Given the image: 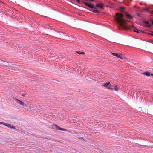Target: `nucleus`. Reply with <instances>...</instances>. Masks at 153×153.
<instances>
[{
    "mask_svg": "<svg viewBox=\"0 0 153 153\" xmlns=\"http://www.w3.org/2000/svg\"><path fill=\"white\" fill-rule=\"evenodd\" d=\"M116 15L115 19L120 26L119 27V29H122L126 30H132L136 32L137 33L139 32V31H136V30H138L133 25L130 26L127 25L126 22L127 21L123 19L124 16L123 14L121 13H116Z\"/></svg>",
    "mask_w": 153,
    "mask_h": 153,
    "instance_id": "f257e3e1",
    "label": "nucleus"
},
{
    "mask_svg": "<svg viewBox=\"0 0 153 153\" xmlns=\"http://www.w3.org/2000/svg\"><path fill=\"white\" fill-rule=\"evenodd\" d=\"M14 99L16 100V102L18 103L20 105H21L23 106L25 105V107H28V106L27 105H25L24 103L23 102L22 100H21L17 98H14Z\"/></svg>",
    "mask_w": 153,
    "mask_h": 153,
    "instance_id": "f03ea898",
    "label": "nucleus"
},
{
    "mask_svg": "<svg viewBox=\"0 0 153 153\" xmlns=\"http://www.w3.org/2000/svg\"><path fill=\"white\" fill-rule=\"evenodd\" d=\"M52 126L53 128H56L57 130H60L67 131V130L61 128L56 125H52Z\"/></svg>",
    "mask_w": 153,
    "mask_h": 153,
    "instance_id": "7ed1b4c3",
    "label": "nucleus"
},
{
    "mask_svg": "<svg viewBox=\"0 0 153 153\" xmlns=\"http://www.w3.org/2000/svg\"><path fill=\"white\" fill-rule=\"evenodd\" d=\"M82 2L83 3H84V4L85 5L88 6L90 8H91V9H93L94 8V6L93 4H88V3L86 2L83 1H82Z\"/></svg>",
    "mask_w": 153,
    "mask_h": 153,
    "instance_id": "20e7f679",
    "label": "nucleus"
},
{
    "mask_svg": "<svg viewBox=\"0 0 153 153\" xmlns=\"http://www.w3.org/2000/svg\"><path fill=\"white\" fill-rule=\"evenodd\" d=\"M96 6L102 9H103L104 4L101 3H99L97 4H96Z\"/></svg>",
    "mask_w": 153,
    "mask_h": 153,
    "instance_id": "39448f33",
    "label": "nucleus"
},
{
    "mask_svg": "<svg viewBox=\"0 0 153 153\" xmlns=\"http://www.w3.org/2000/svg\"><path fill=\"white\" fill-rule=\"evenodd\" d=\"M5 126H7L8 127L10 128L11 129H15V127L14 126L10 124L6 123Z\"/></svg>",
    "mask_w": 153,
    "mask_h": 153,
    "instance_id": "423d86ee",
    "label": "nucleus"
},
{
    "mask_svg": "<svg viewBox=\"0 0 153 153\" xmlns=\"http://www.w3.org/2000/svg\"><path fill=\"white\" fill-rule=\"evenodd\" d=\"M126 16L127 17V18H128L130 19H131L133 18V16L128 13H126Z\"/></svg>",
    "mask_w": 153,
    "mask_h": 153,
    "instance_id": "0eeeda50",
    "label": "nucleus"
},
{
    "mask_svg": "<svg viewBox=\"0 0 153 153\" xmlns=\"http://www.w3.org/2000/svg\"><path fill=\"white\" fill-rule=\"evenodd\" d=\"M2 64L6 67H10L11 66V65L7 62H4V63Z\"/></svg>",
    "mask_w": 153,
    "mask_h": 153,
    "instance_id": "6e6552de",
    "label": "nucleus"
},
{
    "mask_svg": "<svg viewBox=\"0 0 153 153\" xmlns=\"http://www.w3.org/2000/svg\"><path fill=\"white\" fill-rule=\"evenodd\" d=\"M112 55L114 56L117 57L118 58H121V56L119 55L118 54L113 53H111Z\"/></svg>",
    "mask_w": 153,
    "mask_h": 153,
    "instance_id": "1a4fd4ad",
    "label": "nucleus"
},
{
    "mask_svg": "<svg viewBox=\"0 0 153 153\" xmlns=\"http://www.w3.org/2000/svg\"><path fill=\"white\" fill-rule=\"evenodd\" d=\"M93 10H92V11L94 13H99V11L97 10L96 8L94 6V8H93Z\"/></svg>",
    "mask_w": 153,
    "mask_h": 153,
    "instance_id": "9d476101",
    "label": "nucleus"
},
{
    "mask_svg": "<svg viewBox=\"0 0 153 153\" xmlns=\"http://www.w3.org/2000/svg\"><path fill=\"white\" fill-rule=\"evenodd\" d=\"M144 23L147 24V26L148 27H150L151 26V25L150 24H149V22L148 21H144Z\"/></svg>",
    "mask_w": 153,
    "mask_h": 153,
    "instance_id": "9b49d317",
    "label": "nucleus"
},
{
    "mask_svg": "<svg viewBox=\"0 0 153 153\" xmlns=\"http://www.w3.org/2000/svg\"><path fill=\"white\" fill-rule=\"evenodd\" d=\"M143 74L147 76H150V73L149 72H144L143 73Z\"/></svg>",
    "mask_w": 153,
    "mask_h": 153,
    "instance_id": "f8f14e48",
    "label": "nucleus"
},
{
    "mask_svg": "<svg viewBox=\"0 0 153 153\" xmlns=\"http://www.w3.org/2000/svg\"><path fill=\"white\" fill-rule=\"evenodd\" d=\"M109 84H110V82H108L104 84H103L102 85V86L107 87L108 86V85H109Z\"/></svg>",
    "mask_w": 153,
    "mask_h": 153,
    "instance_id": "ddd939ff",
    "label": "nucleus"
},
{
    "mask_svg": "<svg viewBox=\"0 0 153 153\" xmlns=\"http://www.w3.org/2000/svg\"><path fill=\"white\" fill-rule=\"evenodd\" d=\"M10 67L13 68H17V66L16 65H11Z\"/></svg>",
    "mask_w": 153,
    "mask_h": 153,
    "instance_id": "4468645a",
    "label": "nucleus"
},
{
    "mask_svg": "<svg viewBox=\"0 0 153 153\" xmlns=\"http://www.w3.org/2000/svg\"><path fill=\"white\" fill-rule=\"evenodd\" d=\"M118 89L119 88L117 85L115 86L114 87V89L115 91H117L118 90Z\"/></svg>",
    "mask_w": 153,
    "mask_h": 153,
    "instance_id": "2eb2a0df",
    "label": "nucleus"
},
{
    "mask_svg": "<svg viewBox=\"0 0 153 153\" xmlns=\"http://www.w3.org/2000/svg\"><path fill=\"white\" fill-rule=\"evenodd\" d=\"M76 53H78L79 54H85V53L84 52H81L80 51H77Z\"/></svg>",
    "mask_w": 153,
    "mask_h": 153,
    "instance_id": "dca6fc26",
    "label": "nucleus"
},
{
    "mask_svg": "<svg viewBox=\"0 0 153 153\" xmlns=\"http://www.w3.org/2000/svg\"><path fill=\"white\" fill-rule=\"evenodd\" d=\"M124 9V8L123 7H120V11L122 12H123V10Z\"/></svg>",
    "mask_w": 153,
    "mask_h": 153,
    "instance_id": "f3484780",
    "label": "nucleus"
},
{
    "mask_svg": "<svg viewBox=\"0 0 153 153\" xmlns=\"http://www.w3.org/2000/svg\"><path fill=\"white\" fill-rule=\"evenodd\" d=\"M6 123L3 122H0V124H3L5 126Z\"/></svg>",
    "mask_w": 153,
    "mask_h": 153,
    "instance_id": "a211bd4d",
    "label": "nucleus"
},
{
    "mask_svg": "<svg viewBox=\"0 0 153 153\" xmlns=\"http://www.w3.org/2000/svg\"><path fill=\"white\" fill-rule=\"evenodd\" d=\"M107 88L108 89H111L112 90L113 88L110 87V86H108L107 87Z\"/></svg>",
    "mask_w": 153,
    "mask_h": 153,
    "instance_id": "6ab92c4d",
    "label": "nucleus"
},
{
    "mask_svg": "<svg viewBox=\"0 0 153 153\" xmlns=\"http://www.w3.org/2000/svg\"><path fill=\"white\" fill-rule=\"evenodd\" d=\"M143 10L145 11H148V10L147 8H144L143 9Z\"/></svg>",
    "mask_w": 153,
    "mask_h": 153,
    "instance_id": "aec40b11",
    "label": "nucleus"
},
{
    "mask_svg": "<svg viewBox=\"0 0 153 153\" xmlns=\"http://www.w3.org/2000/svg\"><path fill=\"white\" fill-rule=\"evenodd\" d=\"M148 34L153 36V34L151 33H149Z\"/></svg>",
    "mask_w": 153,
    "mask_h": 153,
    "instance_id": "412c9836",
    "label": "nucleus"
},
{
    "mask_svg": "<svg viewBox=\"0 0 153 153\" xmlns=\"http://www.w3.org/2000/svg\"><path fill=\"white\" fill-rule=\"evenodd\" d=\"M150 75L153 76V74H150Z\"/></svg>",
    "mask_w": 153,
    "mask_h": 153,
    "instance_id": "4be33fe9",
    "label": "nucleus"
},
{
    "mask_svg": "<svg viewBox=\"0 0 153 153\" xmlns=\"http://www.w3.org/2000/svg\"><path fill=\"white\" fill-rule=\"evenodd\" d=\"M152 24L153 25V20H152Z\"/></svg>",
    "mask_w": 153,
    "mask_h": 153,
    "instance_id": "5701e85b",
    "label": "nucleus"
},
{
    "mask_svg": "<svg viewBox=\"0 0 153 153\" xmlns=\"http://www.w3.org/2000/svg\"><path fill=\"white\" fill-rule=\"evenodd\" d=\"M82 1H82H84V0H80V1Z\"/></svg>",
    "mask_w": 153,
    "mask_h": 153,
    "instance_id": "b1692460",
    "label": "nucleus"
},
{
    "mask_svg": "<svg viewBox=\"0 0 153 153\" xmlns=\"http://www.w3.org/2000/svg\"><path fill=\"white\" fill-rule=\"evenodd\" d=\"M29 107L30 108H31V106H29Z\"/></svg>",
    "mask_w": 153,
    "mask_h": 153,
    "instance_id": "393cba45",
    "label": "nucleus"
},
{
    "mask_svg": "<svg viewBox=\"0 0 153 153\" xmlns=\"http://www.w3.org/2000/svg\"><path fill=\"white\" fill-rule=\"evenodd\" d=\"M151 32L152 33H153V31H151Z\"/></svg>",
    "mask_w": 153,
    "mask_h": 153,
    "instance_id": "a878e982",
    "label": "nucleus"
},
{
    "mask_svg": "<svg viewBox=\"0 0 153 153\" xmlns=\"http://www.w3.org/2000/svg\"><path fill=\"white\" fill-rule=\"evenodd\" d=\"M25 95H22L23 96H24Z\"/></svg>",
    "mask_w": 153,
    "mask_h": 153,
    "instance_id": "bb28decb",
    "label": "nucleus"
},
{
    "mask_svg": "<svg viewBox=\"0 0 153 153\" xmlns=\"http://www.w3.org/2000/svg\"><path fill=\"white\" fill-rule=\"evenodd\" d=\"M128 21V22H131V21Z\"/></svg>",
    "mask_w": 153,
    "mask_h": 153,
    "instance_id": "cd10ccee",
    "label": "nucleus"
},
{
    "mask_svg": "<svg viewBox=\"0 0 153 153\" xmlns=\"http://www.w3.org/2000/svg\"><path fill=\"white\" fill-rule=\"evenodd\" d=\"M136 31H137V30H136ZM137 31H138V30H137Z\"/></svg>",
    "mask_w": 153,
    "mask_h": 153,
    "instance_id": "c85d7f7f",
    "label": "nucleus"
},
{
    "mask_svg": "<svg viewBox=\"0 0 153 153\" xmlns=\"http://www.w3.org/2000/svg\"><path fill=\"white\" fill-rule=\"evenodd\" d=\"M1 63V62H0V63Z\"/></svg>",
    "mask_w": 153,
    "mask_h": 153,
    "instance_id": "c756f323",
    "label": "nucleus"
}]
</instances>
